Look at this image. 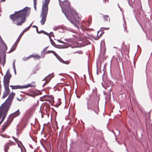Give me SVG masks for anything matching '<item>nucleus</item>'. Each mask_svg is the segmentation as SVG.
<instances>
[{
  "label": "nucleus",
  "mask_w": 152,
  "mask_h": 152,
  "mask_svg": "<svg viewBox=\"0 0 152 152\" xmlns=\"http://www.w3.org/2000/svg\"><path fill=\"white\" fill-rule=\"evenodd\" d=\"M11 145V143L10 142H8L4 146V151L5 152H7L8 150L9 149V146Z\"/></svg>",
  "instance_id": "obj_14"
},
{
  "label": "nucleus",
  "mask_w": 152,
  "mask_h": 152,
  "mask_svg": "<svg viewBox=\"0 0 152 152\" xmlns=\"http://www.w3.org/2000/svg\"><path fill=\"white\" fill-rule=\"evenodd\" d=\"M11 104L5 101L0 107V115L2 118L5 119L9 110Z\"/></svg>",
  "instance_id": "obj_4"
},
{
  "label": "nucleus",
  "mask_w": 152,
  "mask_h": 152,
  "mask_svg": "<svg viewBox=\"0 0 152 152\" xmlns=\"http://www.w3.org/2000/svg\"><path fill=\"white\" fill-rule=\"evenodd\" d=\"M49 81H47L46 82H45L44 83V84L43 85V86H45L46 84H47L48 83Z\"/></svg>",
  "instance_id": "obj_30"
},
{
  "label": "nucleus",
  "mask_w": 152,
  "mask_h": 152,
  "mask_svg": "<svg viewBox=\"0 0 152 152\" xmlns=\"http://www.w3.org/2000/svg\"><path fill=\"white\" fill-rule=\"evenodd\" d=\"M24 32H22L20 34V35L18 37V39L16 40L14 44V45H13L12 48H11L10 50L9 51V52H8V53H11L12 52L14 51L15 49L16 48L18 45V42H19L23 34H24Z\"/></svg>",
  "instance_id": "obj_8"
},
{
  "label": "nucleus",
  "mask_w": 152,
  "mask_h": 152,
  "mask_svg": "<svg viewBox=\"0 0 152 152\" xmlns=\"http://www.w3.org/2000/svg\"><path fill=\"white\" fill-rule=\"evenodd\" d=\"M5 91L3 93L2 98H4L8 95L10 92V91L8 87H4Z\"/></svg>",
  "instance_id": "obj_12"
},
{
  "label": "nucleus",
  "mask_w": 152,
  "mask_h": 152,
  "mask_svg": "<svg viewBox=\"0 0 152 152\" xmlns=\"http://www.w3.org/2000/svg\"><path fill=\"white\" fill-rule=\"evenodd\" d=\"M59 61L61 62L64 64H69L70 63L69 61H64L61 58H60V59L59 60Z\"/></svg>",
  "instance_id": "obj_19"
},
{
  "label": "nucleus",
  "mask_w": 152,
  "mask_h": 152,
  "mask_svg": "<svg viewBox=\"0 0 152 152\" xmlns=\"http://www.w3.org/2000/svg\"><path fill=\"white\" fill-rule=\"evenodd\" d=\"M31 58V55L28 57H24L23 58V60L24 61H26L30 59Z\"/></svg>",
  "instance_id": "obj_23"
},
{
  "label": "nucleus",
  "mask_w": 152,
  "mask_h": 152,
  "mask_svg": "<svg viewBox=\"0 0 152 152\" xmlns=\"http://www.w3.org/2000/svg\"><path fill=\"white\" fill-rule=\"evenodd\" d=\"M71 47L72 48H73L74 47H72V46H71Z\"/></svg>",
  "instance_id": "obj_41"
},
{
  "label": "nucleus",
  "mask_w": 152,
  "mask_h": 152,
  "mask_svg": "<svg viewBox=\"0 0 152 152\" xmlns=\"http://www.w3.org/2000/svg\"><path fill=\"white\" fill-rule=\"evenodd\" d=\"M30 11V9L26 7L22 10L15 12V14L11 15L10 18L14 23L20 26L25 21L26 16L29 14Z\"/></svg>",
  "instance_id": "obj_2"
},
{
  "label": "nucleus",
  "mask_w": 152,
  "mask_h": 152,
  "mask_svg": "<svg viewBox=\"0 0 152 152\" xmlns=\"http://www.w3.org/2000/svg\"><path fill=\"white\" fill-rule=\"evenodd\" d=\"M5 62V59L4 58H0V63L1 65L4 66Z\"/></svg>",
  "instance_id": "obj_15"
},
{
  "label": "nucleus",
  "mask_w": 152,
  "mask_h": 152,
  "mask_svg": "<svg viewBox=\"0 0 152 152\" xmlns=\"http://www.w3.org/2000/svg\"><path fill=\"white\" fill-rule=\"evenodd\" d=\"M59 3L62 8V11L66 16L67 18L68 17L69 18L71 23L76 27L78 28L81 16L78 15L76 10L71 7L70 3L67 1H64L61 3L59 1Z\"/></svg>",
  "instance_id": "obj_1"
},
{
  "label": "nucleus",
  "mask_w": 152,
  "mask_h": 152,
  "mask_svg": "<svg viewBox=\"0 0 152 152\" xmlns=\"http://www.w3.org/2000/svg\"><path fill=\"white\" fill-rule=\"evenodd\" d=\"M50 0H45L42 5V12L40 15L41 20L40 21L41 24L43 25L46 20L48 13V5Z\"/></svg>",
  "instance_id": "obj_3"
},
{
  "label": "nucleus",
  "mask_w": 152,
  "mask_h": 152,
  "mask_svg": "<svg viewBox=\"0 0 152 152\" xmlns=\"http://www.w3.org/2000/svg\"><path fill=\"white\" fill-rule=\"evenodd\" d=\"M45 54H44L43 57V58H44V57H45Z\"/></svg>",
  "instance_id": "obj_40"
},
{
  "label": "nucleus",
  "mask_w": 152,
  "mask_h": 152,
  "mask_svg": "<svg viewBox=\"0 0 152 152\" xmlns=\"http://www.w3.org/2000/svg\"><path fill=\"white\" fill-rule=\"evenodd\" d=\"M35 26H33V27H35Z\"/></svg>",
  "instance_id": "obj_39"
},
{
  "label": "nucleus",
  "mask_w": 152,
  "mask_h": 152,
  "mask_svg": "<svg viewBox=\"0 0 152 152\" xmlns=\"http://www.w3.org/2000/svg\"><path fill=\"white\" fill-rule=\"evenodd\" d=\"M1 118H2V116H1V115H0V120L1 119Z\"/></svg>",
  "instance_id": "obj_38"
},
{
  "label": "nucleus",
  "mask_w": 152,
  "mask_h": 152,
  "mask_svg": "<svg viewBox=\"0 0 152 152\" xmlns=\"http://www.w3.org/2000/svg\"><path fill=\"white\" fill-rule=\"evenodd\" d=\"M15 95V94L12 92L9 96L8 99L6 100V101L11 104L12 100L14 99Z\"/></svg>",
  "instance_id": "obj_11"
},
{
  "label": "nucleus",
  "mask_w": 152,
  "mask_h": 152,
  "mask_svg": "<svg viewBox=\"0 0 152 152\" xmlns=\"http://www.w3.org/2000/svg\"><path fill=\"white\" fill-rule=\"evenodd\" d=\"M103 0L104 1L105 3H106V0Z\"/></svg>",
  "instance_id": "obj_36"
},
{
  "label": "nucleus",
  "mask_w": 152,
  "mask_h": 152,
  "mask_svg": "<svg viewBox=\"0 0 152 152\" xmlns=\"http://www.w3.org/2000/svg\"><path fill=\"white\" fill-rule=\"evenodd\" d=\"M103 18L104 20L106 21L110 20V18L107 15H105L103 16Z\"/></svg>",
  "instance_id": "obj_21"
},
{
  "label": "nucleus",
  "mask_w": 152,
  "mask_h": 152,
  "mask_svg": "<svg viewBox=\"0 0 152 152\" xmlns=\"http://www.w3.org/2000/svg\"><path fill=\"white\" fill-rule=\"evenodd\" d=\"M121 29L123 30H123L124 31H126V32H127L126 30L127 27L126 26V22H124V24H123L122 26H121Z\"/></svg>",
  "instance_id": "obj_17"
},
{
  "label": "nucleus",
  "mask_w": 152,
  "mask_h": 152,
  "mask_svg": "<svg viewBox=\"0 0 152 152\" xmlns=\"http://www.w3.org/2000/svg\"><path fill=\"white\" fill-rule=\"evenodd\" d=\"M14 68L15 69V63H14Z\"/></svg>",
  "instance_id": "obj_35"
},
{
  "label": "nucleus",
  "mask_w": 152,
  "mask_h": 152,
  "mask_svg": "<svg viewBox=\"0 0 152 152\" xmlns=\"http://www.w3.org/2000/svg\"><path fill=\"white\" fill-rule=\"evenodd\" d=\"M37 4V3H34V7L35 10H36V5Z\"/></svg>",
  "instance_id": "obj_27"
},
{
  "label": "nucleus",
  "mask_w": 152,
  "mask_h": 152,
  "mask_svg": "<svg viewBox=\"0 0 152 152\" xmlns=\"http://www.w3.org/2000/svg\"><path fill=\"white\" fill-rule=\"evenodd\" d=\"M4 119H5L2 118L1 120L0 121V125L2 123V122H3V121H4Z\"/></svg>",
  "instance_id": "obj_29"
},
{
  "label": "nucleus",
  "mask_w": 152,
  "mask_h": 152,
  "mask_svg": "<svg viewBox=\"0 0 152 152\" xmlns=\"http://www.w3.org/2000/svg\"><path fill=\"white\" fill-rule=\"evenodd\" d=\"M20 113V112L19 110H18L17 111H16L15 112L11 114L9 116V119L8 120L10 121V122H12L13 119L15 117L18 116Z\"/></svg>",
  "instance_id": "obj_9"
},
{
  "label": "nucleus",
  "mask_w": 152,
  "mask_h": 152,
  "mask_svg": "<svg viewBox=\"0 0 152 152\" xmlns=\"http://www.w3.org/2000/svg\"><path fill=\"white\" fill-rule=\"evenodd\" d=\"M11 123L10 121L8 120L5 124L2 126L1 132H4Z\"/></svg>",
  "instance_id": "obj_10"
},
{
  "label": "nucleus",
  "mask_w": 152,
  "mask_h": 152,
  "mask_svg": "<svg viewBox=\"0 0 152 152\" xmlns=\"http://www.w3.org/2000/svg\"><path fill=\"white\" fill-rule=\"evenodd\" d=\"M31 58L33 57L35 59H39L41 58V56L37 54L35 55H31Z\"/></svg>",
  "instance_id": "obj_18"
},
{
  "label": "nucleus",
  "mask_w": 152,
  "mask_h": 152,
  "mask_svg": "<svg viewBox=\"0 0 152 152\" xmlns=\"http://www.w3.org/2000/svg\"><path fill=\"white\" fill-rule=\"evenodd\" d=\"M50 35H53V33L52 32H51L50 33Z\"/></svg>",
  "instance_id": "obj_33"
},
{
  "label": "nucleus",
  "mask_w": 152,
  "mask_h": 152,
  "mask_svg": "<svg viewBox=\"0 0 152 152\" xmlns=\"http://www.w3.org/2000/svg\"><path fill=\"white\" fill-rule=\"evenodd\" d=\"M1 1L4 2L5 1V0H1Z\"/></svg>",
  "instance_id": "obj_37"
},
{
  "label": "nucleus",
  "mask_w": 152,
  "mask_h": 152,
  "mask_svg": "<svg viewBox=\"0 0 152 152\" xmlns=\"http://www.w3.org/2000/svg\"><path fill=\"white\" fill-rule=\"evenodd\" d=\"M35 28H36V30L37 32L38 33H39V32L38 31V28L37 26H35Z\"/></svg>",
  "instance_id": "obj_31"
},
{
  "label": "nucleus",
  "mask_w": 152,
  "mask_h": 152,
  "mask_svg": "<svg viewBox=\"0 0 152 152\" xmlns=\"http://www.w3.org/2000/svg\"><path fill=\"white\" fill-rule=\"evenodd\" d=\"M11 75L10 74L9 69H8L6 75L4 77L3 83L4 87H9L10 80Z\"/></svg>",
  "instance_id": "obj_5"
},
{
  "label": "nucleus",
  "mask_w": 152,
  "mask_h": 152,
  "mask_svg": "<svg viewBox=\"0 0 152 152\" xmlns=\"http://www.w3.org/2000/svg\"><path fill=\"white\" fill-rule=\"evenodd\" d=\"M5 47L6 48V50H7V46L6 45H5Z\"/></svg>",
  "instance_id": "obj_34"
},
{
  "label": "nucleus",
  "mask_w": 152,
  "mask_h": 152,
  "mask_svg": "<svg viewBox=\"0 0 152 152\" xmlns=\"http://www.w3.org/2000/svg\"><path fill=\"white\" fill-rule=\"evenodd\" d=\"M38 70V69L37 68L34 69L31 72V75L34 74L36 73L37 72Z\"/></svg>",
  "instance_id": "obj_24"
},
{
  "label": "nucleus",
  "mask_w": 152,
  "mask_h": 152,
  "mask_svg": "<svg viewBox=\"0 0 152 152\" xmlns=\"http://www.w3.org/2000/svg\"><path fill=\"white\" fill-rule=\"evenodd\" d=\"M37 3V0H34V3Z\"/></svg>",
  "instance_id": "obj_32"
},
{
  "label": "nucleus",
  "mask_w": 152,
  "mask_h": 152,
  "mask_svg": "<svg viewBox=\"0 0 152 152\" xmlns=\"http://www.w3.org/2000/svg\"><path fill=\"white\" fill-rule=\"evenodd\" d=\"M91 20L92 18L90 16L89 18L87 21H82L80 23V27L81 29L83 31L87 30L88 29V27L91 24Z\"/></svg>",
  "instance_id": "obj_7"
},
{
  "label": "nucleus",
  "mask_w": 152,
  "mask_h": 152,
  "mask_svg": "<svg viewBox=\"0 0 152 152\" xmlns=\"http://www.w3.org/2000/svg\"><path fill=\"white\" fill-rule=\"evenodd\" d=\"M50 106L49 105H47L45 106V110L46 111L47 113H48L49 111H50Z\"/></svg>",
  "instance_id": "obj_20"
},
{
  "label": "nucleus",
  "mask_w": 152,
  "mask_h": 152,
  "mask_svg": "<svg viewBox=\"0 0 152 152\" xmlns=\"http://www.w3.org/2000/svg\"><path fill=\"white\" fill-rule=\"evenodd\" d=\"M35 82H32L30 84H28L26 85H23V86H21L20 85L17 86H12L10 85V86L12 88V89H23L27 88L28 87H35L36 86L35 85Z\"/></svg>",
  "instance_id": "obj_6"
},
{
  "label": "nucleus",
  "mask_w": 152,
  "mask_h": 152,
  "mask_svg": "<svg viewBox=\"0 0 152 152\" xmlns=\"http://www.w3.org/2000/svg\"><path fill=\"white\" fill-rule=\"evenodd\" d=\"M31 25L29 27H28L26 29H24L23 32H24L26 31H27L29 29V28L30 27Z\"/></svg>",
  "instance_id": "obj_28"
},
{
  "label": "nucleus",
  "mask_w": 152,
  "mask_h": 152,
  "mask_svg": "<svg viewBox=\"0 0 152 152\" xmlns=\"http://www.w3.org/2000/svg\"><path fill=\"white\" fill-rule=\"evenodd\" d=\"M1 135L3 137L6 138H9V136H7V135Z\"/></svg>",
  "instance_id": "obj_25"
},
{
  "label": "nucleus",
  "mask_w": 152,
  "mask_h": 152,
  "mask_svg": "<svg viewBox=\"0 0 152 152\" xmlns=\"http://www.w3.org/2000/svg\"><path fill=\"white\" fill-rule=\"evenodd\" d=\"M104 33V32H103V31L102 30H100L98 31L97 34V36L98 39L101 37V36Z\"/></svg>",
  "instance_id": "obj_16"
},
{
  "label": "nucleus",
  "mask_w": 152,
  "mask_h": 152,
  "mask_svg": "<svg viewBox=\"0 0 152 152\" xmlns=\"http://www.w3.org/2000/svg\"><path fill=\"white\" fill-rule=\"evenodd\" d=\"M53 53L54 55L56 56L57 55L55 51H53L49 50V51H47L46 52V54L50 53Z\"/></svg>",
  "instance_id": "obj_22"
},
{
  "label": "nucleus",
  "mask_w": 152,
  "mask_h": 152,
  "mask_svg": "<svg viewBox=\"0 0 152 152\" xmlns=\"http://www.w3.org/2000/svg\"><path fill=\"white\" fill-rule=\"evenodd\" d=\"M87 108L88 110H90L91 111L93 110V108H92L91 107H89L88 106Z\"/></svg>",
  "instance_id": "obj_26"
},
{
  "label": "nucleus",
  "mask_w": 152,
  "mask_h": 152,
  "mask_svg": "<svg viewBox=\"0 0 152 152\" xmlns=\"http://www.w3.org/2000/svg\"><path fill=\"white\" fill-rule=\"evenodd\" d=\"M93 110L98 115L99 111L98 104H96L93 107Z\"/></svg>",
  "instance_id": "obj_13"
}]
</instances>
